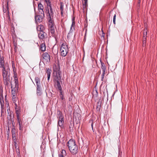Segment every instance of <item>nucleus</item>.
<instances>
[{"instance_id":"1","label":"nucleus","mask_w":157,"mask_h":157,"mask_svg":"<svg viewBox=\"0 0 157 157\" xmlns=\"http://www.w3.org/2000/svg\"><path fill=\"white\" fill-rule=\"evenodd\" d=\"M14 82L13 84L11 83L12 89V97L13 98H17L15 93L17 91L19 87L18 81L16 75H14Z\"/></svg>"},{"instance_id":"2","label":"nucleus","mask_w":157,"mask_h":157,"mask_svg":"<svg viewBox=\"0 0 157 157\" xmlns=\"http://www.w3.org/2000/svg\"><path fill=\"white\" fill-rule=\"evenodd\" d=\"M67 146L71 152L73 154H75L78 152V147L76 145L75 140H70L67 143Z\"/></svg>"},{"instance_id":"3","label":"nucleus","mask_w":157,"mask_h":157,"mask_svg":"<svg viewBox=\"0 0 157 157\" xmlns=\"http://www.w3.org/2000/svg\"><path fill=\"white\" fill-rule=\"evenodd\" d=\"M2 76L4 84L8 86L10 82V73L6 70L5 68L2 69Z\"/></svg>"},{"instance_id":"4","label":"nucleus","mask_w":157,"mask_h":157,"mask_svg":"<svg viewBox=\"0 0 157 157\" xmlns=\"http://www.w3.org/2000/svg\"><path fill=\"white\" fill-rule=\"evenodd\" d=\"M61 55L62 56H65L68 52V47L66 43H63L60 48Z\"/></svg>"},{"instance_id":"5","label":"nucleus","mask_w":157,"mask_h":157,"mask_svg":"<svg viewBox=\"0 0 157 157\" xmlns=\"http://www.w3.org/2000/svg\"><path fill=\"white\" fill-rule=\"evenodd\" d=\"M58 118H59L58 125L61 128L63 126V124L64 123V121L63 120V117L62 115V113L60 112H59V113L58 114Z\"/></svg>"},{"instance_id":"6","label":"nucleus","mask_w":157,"mask_h":157,"mask_svg":"<svg viewBox=\"0 0 157 157\" xmlns=\"http://www.w3.org/2000/svg\"><path fill=\"white\" fill-rule=\"evenodd\" d=\"M44 14H38V15L35 16V20L36 22H40L44 17Z\"/></svg>"},{"instance_id":"7","label":"nucleus","mask_w":157,"mask_h":157,"mask_svg":"<svg viewBox=\"0 0 157 157\" xmlns=\"http://www.w3.org/2000/svg\"><path fill=\"white\" fill-rule=\"evenodd\" d=\"M42 57L44 62H50V56L48 53L47 52L44 53L42 55Z\"/></svg>"},{"instance_id":"8","label":"nucleus","mask_w":157,"mask_h":157,"mask_svg":"<svg viewBox=\"0 0 157 157\" xmlns=\"http://www.w3.org/2000/svg\"><path fill=\"white\" fill-rule=\"evenodd\" d=\"M49 7V9H50V11L49 10H48V19H50V17L51 18L52 20L53 18V14L54 13L52 11V6L50 4L48 6Z\"/></svg>"},{"instance_id":"9","label":"nucleus","mask_w":157,"mask_h":157,"mask_svg":"<svg viewBox=\"0 0 157 157\" xmlns=\"http://www.w3.org/2000/svg\"><path fill=\"white\" fill-rule=\"evenodd\" d=\"M38 37L40 39L44 40L47 37V34L44 31H41L38 32Z\"/></svg>"},{"instance_id":"10","label":"nucleus","mask_w":157,"mask_h":157,"mask_svg":"<svg viewBox=\"0 0 157 157\" xmlns=\"http://www.w3.org/2000/svg\"><path fill=\"white\" fill-rule=\"evenodd\" d=\"M38 14H44V7L43 5L41 3H39L38 6Z\"/></svg>"},{"instance_id":"11","label":"nucleus","mask_w":157,"mask_h":157,"mask_svg":"<svg viewBox=\"0 0 157 157\" xmlns=\"http://www.w3.org/2000/svg\"><path fill=\"white\" fill-rule=\"evenodd\" d=\"M48 20V24H49V29H48L52 28H55V26H54V23L53 20H52L51 18Z\"/></svg>"},{"instance_id":"12","label":"nucleus","mask_w":157,"mask_h":157,"mask_svg":"<svg viewBox=\"0 0 157 157\" xmlns=\"http://www.w3.org/2000/svg\"><path fill=\"white\" fill-rule=\"evenodd\" d=\"M36 29L38 32L44 31V27L43 25H39L37 27Z\"/></svg>"},{"instance_id":"13","label":"nucleus","mask_w":157,"mask_h":157,"mask_svg":"<svg viewBox=\"0 0 157 157\" xmlns=\"http://www.w3.org/2000/svg\"><path fill=\"white\" fill-rule=\"evenodd\" d=\"M55 85L56 87L57 88H58L59 90L60 91H61L62 90V88L61 86L60 83L59 81H57V82L55 81Z\"/></svg>"},{"instance_id":"14","label":"nucleus","mask_w":157,"mask_h":157,"mask_svg":"<svg viewBox=\"0 0 157 157\" xmlns=\"http://www.w3.org/2000/svg\"><path fill=\"white\" fill-rule=\"evenodd\" d=\"M12 101L13 102V103L14 104V105H15V108L16 109L17 107H18V105L16 102H17V103H18V98H12Z\"/></svg>"},{"instance_id":"15","label":"nucleus","mask_w":157,"mask_h":157,"mask_svg":"<svg viewBox=\"0 0 157 157\" xmlns=\"http://www.w3.org/2000/svg\"><path fill=\"white\" fill-rule=\"evenodd\" d=\"M36 94L38 96H40L42 94L40 86H37Z\"/></svg>"},{"instance_id":"16","label":"nucleus","mask_w":157,"mask_h":157,"mask_svg":"<svg viewBox=\"0 0 157 157\" xmlns=\"http://www.w3.org/2000/svg\"><path fill=\"white\" fill-rule=\"evenodd\" d=\"M72 23L71 27L70 32H72L75 29V22L74 21V19H72Z\"/></svg>"},{"instance_id":"17","label":"nucleus","mask_w":157,"mask_h":157,"mask_svg":"<svg viewBox=\"0 0 157 157\" xmlns=\"http://www.w3.org/2000/svg\"><path fill=\"white\" fill-rule=\"evenodd\" d=\"M0 67L3 69L5 68L4 65L3 58V57L0 58Z\"/></svg>"},{"instance_id":"18","label":"nucleus","mask_w":157,"mask_h":157,"mask_svg":"<svg viewBox=\"0 0 157 157\" xmlns=\"http://www.w3.org/2000/svg\"><path fill=\"white\" fill-rule=\"evenodd\" d=\"M101 102L100 101H98L97 103L96 109L97 111H99L101 108Z\"/></svg>"},{"instance_id":"19","label":"nucleus","mask_w":157,"mask_h":157,"mask_svg":"<svg viewBox=\"0 0 157 157\" xmlns=\"http://www.w3.org/2000/svg\"><path fill=\"white\" fill-rule=\"evenodd\" d=\"M35 80L36 83V86H40V78L38 77H36L35 78Z\"/></svg>"},{"instance_id":"20","label":"nucleus","mask_w":157,"mask_h":157,"mask_svg":"<svg viewBox=\"0 0 157 157\" xmlns=\"http://www.w3.org/2000/svg\"><path fill=\"white\" fill-rule=\"evenodd\" d=\"M15 129L13 128L12 130V137L13 139L15 140L16 136V134L15 133Z\"/></svg>"},{"instance_id":"21","label":"nucleus","mask_w":157,"mask_h":157,"mask_svg":"<svg viewBox=\"0 0 157 157\" xmlns=\"http://www.w3.org/2000/svg\"><path fill=\"white\" fill-rule=\"evenodd\" d=\"M40 48L41 50L42 51H44L45 50L46 47L44 44L42 43L40 45Z\"/></svg>"},{"instance_id":"22","label":"nucleus","mask_w":157,"mask_h":157,"mask_svg":"<svg viewBox=\"0 0 157 157\" xmlns=\"http://www.w3.org/2000/svg\"><path fill=\"white\" fill-rule=\"evenodd\" d=\"M46 73L48 77V80L49 81L50 77V75H51V70H49V69L47 70V71H46Z\"/></svg>"},{"instance_id":"23","label":"nucleus","mask_w":157,"mask_h":157,"mask_svg":"<svg viewBox=\"0 0 157 157\" xmlns=\"http://www.w3.org/2000/svg\"><path fill=\"white\" fill-rule=\"evenodd\" d=\"M66 154V152L65 150H63L62 151L61 153L59 155V157H64V155H65Z\"/></svg>"},{"instance_id":"24","label":"nucleus","mask_w":157,"mask_h":157,"mask_svg":"<svg viewBox=\"0 0 157 157\" xmlns=\"http://www.w3.org/2000/svg\"><path fill=\"white\" fill-rule=\"evenodd\" d=\"M61 79L60 76L56 75L55 77L54 80L55 81H59Z\"/></svg>"},{"instance_id":"25","label":"nucleus","mask_w":157,"mask_h":157,"mask_svg":"<svg viewBox=\"0 0 157 157\" xmlns=\"http://www.w3.org/2000/svg\"><path fill=\"white\" fill-rule=\"evenodd\" d=\"M147 29H145L144 30L143 32V38H146V39L147 35Z\"/></svg>"},{"instance_id":"26","label":"nucleus","mask_w":157,"mask_h":157,"mask_svg":"<svg viewBox=\"0 0 157 157\" xmlns=\"http://www.w3.org/2000/svg\"><path fill=\"white\" fill-rule=\"evenodd\" d=\"M101 68L102 70H103V72H105V67L104 64L101 62Z\"/></svg>"},{"instance_id":"27","label":"nucleus","mask_w":157,"mask_h":157,"mask_svg":"<svg viewBox=\"0 0 157 157\" xmlns=\"http://www.w3.org/2000/svg\"><path fill=\"white\" fill-rule=\"evenodd\" d=\"M49 32H51L52 34V36L54 35L55 31V28H52L49 29Z\"/></svg>"},{"instance_id":"28","label":"nucleus","mask_w":157,"mask_h":157,"mask_svg":"<svg viewBox=\"0 0 157 157\" xmlns=\"http://www.w3.org/2000/svg\"><path fill=\"white\" fill-rule=\"evenodd\" d=\"M18 109V107H17V108L16 109V113L17 115V117H20V111L19 110H17V109Z\"/></svg>"},{"instance_id":"29","label":"nucleus","mask_w":157,"mask_h":157,"mask_svg":"<svg viewBox=\"0 0 157 157\" xmlns=\"http://www.w3.org/2000/svg\"><path fill=\"white\" fill-rule=\"evenodd\" d=\"M2 98H3L2 95V87L1 86L0 88V99H2Z\"/></svg>"},{"instance_id":"30","label":"nucleus","mask_w":157,"mask_h":157,"mask_svg":"<svg viewBox=\"0 0 157 157\" xmlns=\"http://www.w3.org/2000/svg\"><path fill=\"white\" fill-rule=\"evenodd\" d=\"M17 121L18 123L19 124H22V122L21 121L20 117H17Z\"/></svg>"},{"instance_id":"31","label":"nucleus","mask_w":157,"mask_h":157,"mask_svg":"<svg viewBox=\"0 0 157 157\" xmlns=\"http://www.w3.org/2000/svg\"><path fill=\"white\" fill-rule=\"evenodd\" d=\"M146 38H143V46L144 47L145 46V44L146 43Z\"/></svg>"},{"instance_id":"32","label":"nucleus","mask_w":157,"mask_h":157,"mask_svg":"<svg viewBox=\"0 0 157 157\" xmlns=\"http://www.w3.org/2000/svg\"><path fill=\"white\" fill-rule=\"evenodd\" d=\"M19 130L21 132H22L23 131V128L22 124H19Z\"/></svg>"},{"instance_id":"33","label":"nucleus","mask_w":157,"mask_h":157,"mask_svg":"<svg viewBox=\"0 0 157 157\" xmlns=\"http://www.w3.org/2000/svg\"><path fill=\"white\" fill-rule=\"evenodd\" d=\"M60 10L61 11H63V4L62 2L60 3Z\"/></svg>"},{"instance_id":"34","label":"nucleus","mask_w":157,"mask_h":157,"mask_svg":"<svg viewBox=\"0 0 157 157\" xmlns=\"http://www.w3.org/2000/svg\"><path fill=\"white\" fill-rule=\"evenodd\" d=\"M7 111L8 114H9L7 116V118L8 119H9L10 120L11 119L10 117V118L9 119V117H10V116H11L10 114H9V112L10 111V110H9L8 109H7Z\"/></svg>"},{"instance_id":"35","label":"nucleus","mask_w":157,"mask_h":157,"mask_svg":"<svg viewBox=\"0 0 157 157\" xmlns=\"http://www.w3.org/2000/svg\"><path fill=\"white\" fill-rule=\"evenodd\" d=\"M61 72L59 71H58L56 72V75L60 76Z\"/></svg>"},{"instance_id":"36","label":"nucleus","mask_w":157,"mask_h":157,"mask_svg":"<svg viewBox=\"0 0 157 157\" xmlns=\"http://www.w3.org/2000/svg\"><path fill=\"white\" fill-rule=\"evenodd\" d=\"M105 72H103V74L102 75V78H101L102 80L104 78V75H105Z\"/></svg>"},{"instance_id":"37","label":"nucleus","mask_w":157,"mask_h":157,"mask_svg":"<svg viewBox=\"0 0 157 157\" xmlns=\"http://www.w3.org/2000/svg\"><path fill=\"white\" fill-rule=\"evenodd\" d=\"M83 3H84L83 4H84L85 6L87 5V0H84V2Z\"/></svg>"},{"instance_id":"38","label":"nucleus","mask_w":157,"mask_h":157,"mask_svg":"<svg viewBox=\"0 0 157 157\" xmlns=\"http://www.w3.org/2000/svg\"><path fill=\"white\" fill-rule=\"evenodd\" d=\"M14 49L15 50V52H16V51H17V47L16 46V44H14Z\"/></svg>"},{"instance_id":"39","label":"nucleus","mask_w":157,"mask_h":157,"mask_svg":"<svg viewBox=\"0 0 157 157\" xmlns=\"http://www.w3.org/2000/svg\"><path fill=\"white\" fill-rule=\"evenodd\" d=\"M116 14H115L114 15V16H113V20H116Z\"/></svg>"},{"instance_id":"40","label":"nucleus","mask_w":157,"mask_h":157,"mask_svg":"<svg viewBox=\"0 0 157 157\" xmlns=\"http://www.w3.org/2000/svg\"><path fill=\"white\" fill-rule=\"evenodd\" d=\"M63 11H61V14L62 16L63 15Z\"/></svg>"},{"instance_id":"41","label":"nucleus","mask_w":157,"mask_h":157,"mask_svg":"<svg viewBox=\"0 0 157 157\" xmlns=\"http://www.w3.org/2000/svg\"><path fill=\"white\" fill-rule=\"evenodd\" d=\"M61 99H62V100H63V99L64 97H63V95H62V96H61Z\"/></svg>"},{"instance_id":"42","label":"nucleus","mask_w":157,"mask_h":157,"mask_svg":"<svg viewBox=\"0 0 157 157\" xmlns=\"http://www.w3.org/2000/svg\"><path fill=\"white\" fill-rule=\"evenodd\" d=\"M113 23L115 24V20H113Z\"/></svg>"},{"instance_id":"43","label":"nucleus","mask_w":157,"mask_h":157,"mask_svg":"<svg viewBox=\"0 0 157 157\" xmlns=\"http://www.w3.org/2000/svg\"><path fill=\"white\" fill-rule=\"evenodd\" d=\"M58 52V50H57L55 52V54L57 53Z\"/></svg>"},{"instance_id":"44","label":"nucleus","mask_w":157,"mask_h":157,"mask_svg":"<svg viewBox=\"0 0 157 157\" xmlns=\"http://www.w3.org/2000/svg\"><path fill=\"white\" fill-rule=\"evenodd\" d=\"M140 0H139V2H138V3H140Z\"/></svg>"},{"instance_id":"45","label":"nucleus","mask_w":157,"mask_h":157,"mask_svg":"<svg viewBox=\"0 0 157 157\" xmlns=\"http://www.w3.org/2000/svg\"><path fill=\"white\" fill-rule=\"evenodd\" d=\"M91 126H92V128H93V123H92L91 124Z\"/></svg>"},{"instance_id":"46","label":"nucleus","mask_w":157,"mask_h":157,"mask_svg":"<svg viewBox=\"0 0 157 157\" xmlns=\"http://www.w3.org/2000/svg\"><path fill=\"white\" fill-rule=\"evenodd\" d=\"M52 50H53V49H52ZM53 53H54V52H53Z\"/></svg>"},{"instance_id":"47","label":"nucleus","mask_w":157,"mask_h":157,"mask_svg":"<svg viewBox=\"0 0 157 157\" xmlns=\"http://www.w3.org/2000/svg\"><path fill=\"white\" fill-rule=\"evenodd\" d=\"M1 57V56L0 55V58Z\"/></svg>"},{"instance_id":"48","label":"nucleus","mask_w":157,"mask_h":157,"mask_svg":"<svg viewBox=\"0 0 157 157\" xmlns=\"http://www.w3.org/2000/svg\"><path fill=\"white\" fill-rule=\"evenodd\" d=\"M61 95H62V93L61 92Z\"/></svg>"}]
</instances>
